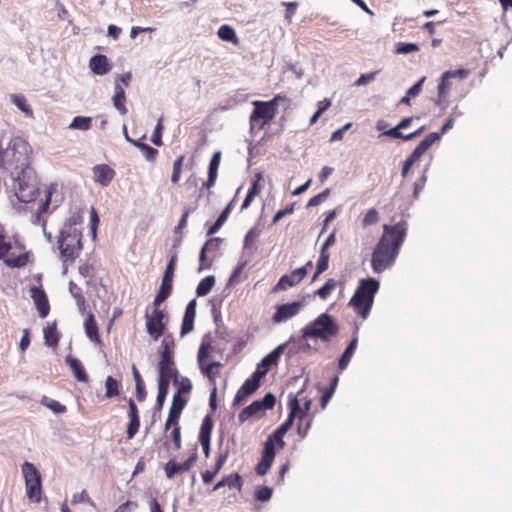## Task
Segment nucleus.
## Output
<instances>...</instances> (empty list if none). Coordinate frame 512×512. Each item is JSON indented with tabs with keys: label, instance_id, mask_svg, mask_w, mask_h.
Wrapping results in <instances>:
<instances>
[{
	"label": "nucleus",
	"instance_id": "obj_14",
	"mask_svg": "<svg viewBox=\"0 0 512 512\" xmlns=\"http://www.w3.org/2000/svg\"><path fill=\"white\" fill-rule=\"evenodd\" d=\"M158 307V306H155ZM165 314L163 311L155 308L151 314H146V327L148 334L157 340L160 336H162L165 324L163 319Z\"/></svg>",
	"mask_w": 512,
	"mask_h": 512
},
{
	"label": "nucleus",
	"instance_id": "obj_1",
	"mask_svg": "<svg viewBox=\"0 0 512 512\" xmlns=\"http://www.w3.org/2000/svg\"><path fill=\"white\" fill-rule=\"evenodd\" d=\"M407 223L401 221L395 225H384L383 234L375 246L371 266L375 273H382L391 268L405 240Z\"/></svg>",
	"mask_w": 512,
	"mask_h": 512
},
{
	"label": "nucleus",
	"instance_id": "obj_37",
	"mask_svg": "<svg viewBox=\"0 0 512 512\" xmlns=\"http://www.w3.org/2000/svg\"><path fill=\"white\" fill-rule=\"evenodd\" d=\"M215 284V277L210 275L205 278H203L197 288H196V294L198 297H202L207 295L213 288Z\"/></svg>",
	"mask_w": 512,
	"mask_h": 512
},
{
	"label": "nucleus",
	"instance_id": "obj_27",
	"mask_svg": "<svg viewBox=\"0 0 512 512\" xmlns=\"http://www.w3.org/2000/svg\"><path fill=\"white\" fill-rule=\"evenodd\" d=\"M264 377V373L260 371H254L252 376L245 380L240 387L248 395L253 394L260 386V381Z\"/></svg>",
	"mask_w": 512,
	"mask_h": 512
},
{
	"label": "nucleus",
	"instance_id": "obj_22",
	"mask_svg": "<svg viewBox=\"0 0 512 512\" xmlns=\"http://www.w3.org/2000/svg\"><path fill=\"white\" fill-rule=\"evenodd\" d=\"M112 101L114 107L118 110V112L121 115H125L127 113V108L125 106V90L118 81H115L114 95L112 97Z\"/></svg>",
	"mask_w": 512,
	"mask_h": 512
},
{
	"label": "nucleus",
	"instance_id": "obj_63",
	"mask_svg": "<svg viewBox=\"0 0 512 512\" xmlns=\"http://www.w3.org/2000/svg\"><path fill=\"white\" fill-rule=\"evenodd\" d=\"M470 71L467 69H457L453 71H445V76H450L451 79L459 78L465 79L469 76Z\"/></svg>",
	"mask_w": 512,
	"mask_h": 512
},
{
	"label": "nucleus",
	"instance_id": "obj_49",
	"mask_svg": "<svg viewBox=\"0 0 512 512\" xmlns=\"http://www.w3.org/2000/svg\"><path fill=\"white\" fill-rule=\"evenodd\" d=\"M195 317L184 315L181 325L180 335L181 337L190 333L194 328Z\"/></svg>",
	"mask_w": 512,
	"mask_h": 512
},
{
	"label": "nucleus",
	"instance_id": "obj_8",
	"mask_svg": "<svg viewBox=\"0 0 512 512\" xmlns=\"http://www.w3.org/2000/svg\"><path fill=\"white\" fill-rule=\"evenodd\" d=\"M279 101L286 102L287 98L277 95L268 102H254V109L250 115V126L252 130H261L264 125L274 118L276 114V105Z\"/></svg>",
	"mask_w": 512,
	"mask_h": 512
},
{
	"label": "nucleus",
	"instance_id": "obj_16",
	"mask_svg": "<svg viewBox=\"0 0 512 512\" xmlns=\"http://www.w3.org/2000/svg\"><path fill=\"white\" fill-rule=\"evenodd\" d=\"M275 458V445L271 439H267L264 443L262 457L260 462L257 464L255 471L258 475H265L270 469Z\"/></svg>",
	"mask_w": 512,
	"mask_h": 512
},
{
	"label": "nucleus",
	"instance_id": "obj_30",
	"mask_svg": "<svg viewBox=\"0 0 512 512\" xmlns=\"http://www.w3.org/2000/svg\"><path fill=\"white\" fill-rule=\"evenodd\" d=\"M217 35L223 41L230 42L234 45L239 44L235 30L229 25H221L217 31Z\"/></svg>",
	"mask_w": 512,
	"mask_h": 512
},
{
	"label": "nucleus",
	"instance_id": "obj_52",
	"mask_svg": "<svg viewBox=\"0 0 512 512\" xmlns=\"http://www.w3.org/2000/svg\"><path fill=\"white\" fill-rule=\"evenodd\" d=\"M186 404H187V399L180 396L179 393H175L173 395L171 408L182 412L183 409L185 408Z\"/></svg>",
	"mask_w": 512,
	"mask_h": 512
},
{
	"label": "nucleus",
	"instance_id": "obj_61",
	"mask_svg": "<svg viewBox=\"0 0 512 512\" xmlns=\"http://www.w3.org/2000/svg\"><path fill=\"white\" fill-rule=\"evenodd\" d=\"M171 438L175 448L178 450L181 448V428L179 425L173 426L171 431Z\"/></svg>",
	"mask_w": 512,
	"mask_h": 512
},
{
	"label": "nucleus",
	"instance_id": "obj_38",
	"mask_svg": "<svg viewBox=\"0 0 512 512\" xmlns=\"http://www.w3.org/2000/svg\"><path fill=\"white\" fill-rule=\"evenodd\" d=\"M221 366L220 362H211L209 364L202 363L199 365L201 372L208 377L211 382H215L218 375V368Z\"/></svg>",
	"mask_w": 512,
	"mask_h": 512
},
{
	"label": "nucleus",
	"instance_id": "obj_44",
	"mask_svg": "<svg viewBox=\"0 0 512 512\" xmlns=\"http://www.w3.org/2000/svg\"><path fill=\"white\" fill-rule=\"evenodd\" d=\"M28 262V255L27 254H21L16 257H8L4 259V263L6 266L11 268H21L26 266Z\"/></svg>",
	"mask_w": 512,
	"mask_h": 512
},
{
	"label": "nucleus",
	"instance_id": "obj_20",
	"mask_svg": "<svg viewBox=\"0 0 512 512\" xmlns=\"http://www.w3.org/2000/svg\"><path fill=\"white\" fill-rule=\"evenodd\" d=\"M31 292L40 317L45 318L49 313L50 306L44 291L34 287Z\"/></svg>",
	"mask_w": 512,
	"mask_h": 512
},
{
	"label": "nucleus",
	"instance_id": "obj_60",
	"mask_svg": "<svg viewBox=\"0 0 512 512\" xmlns=\"http://www.w3.org/2000/svg\"><path fill=\"white\" fill-rule=\"evenodd\" d=\"M377 71L368 73V74H361L360 77L355 81V86H362L365 85L371 81H373L377 75Z\"/></svg>",
	"mask_w": 512,
	"mask_h": 512
},
{
	"label": "nucleus",
	"instance_id": "obj_46",
	"mask_svg": "<svg viewBox=\"0 0 512 512\" xmlns=\"http://www.w3.org/2000/svg\"><path fill=\"white\" fill-rule=\"evenodd\" d=\"M273 494V489L268 486H259L255 489V498L258 501L266 502L271 499Z\"/></svg>",
	"mask_w": 512,
	"mask_h": 512
},
{
	"label": "nucleus",
	"instance_id": "obj_2",
	"mask_svg": "<svg viewBox=\"0 0 512 512\" xmlns=\"http://www.w3.org/2000/svg\"><path fill=\"white\" fill-rule=\"evenodd\" d=\"M173 344L171 337H164L161 346L162 351L160 354V361L158 364L159 378H158V394L155 403V410L160 411L163 408L166 396L168 394L169 384L172 380L174 382L178 370L175 367L170 346Z\"/></svg>",
	"mask_w": 512,
	"mask_h": 512
},
{
	"label": "nucleus",
	"instance_id": "obj_7",
	"mask_svg": "<svg viewBox=\"0 0 512 512\" xmlns=\"http://www.w3.org/2000/svg\"><path fill=\"white\" fill-rule=\"evenodd\" d=\"M16 174L14 189L17 199L23 203L32 202L39 192L35 170L32 167H26Z\"/></svg>",
	"mask_w": 512,
	"mask_h": 512
},
{
	"label": "nucleus",
	"instance_id": "obj_12",
	"mask_svg": "<svg viewBox=\"0 0 512 512\" xmlns=\"http://www.w3.org/2000/svg\"><path fill=\"white\" fill-rule=\"evenodd\" d=\"M57 191L58 185L55 183H52L47 187L45 191V199L40 203L36 214L32 217V223L34 225H41L42 227H45L46 220L42 215L48 211L49 205L51 203H54L55 207L58 206L60 199H58L57 196L53 199V195L57 193Z\"/></svg>",
	"mask_w": 512,
	"mask_h": 512
},
{
	"label": "nucleus",
	"instance_id": "obj_24",
	"mask_svg": "<svg viewBox=\"0 0 512 512\" xmlns=\"http://www.w3.org/2000/svg\"><path fill=\"white\" fill-rule=\"evenodd\" d=\"M357 344H358V338H357V336H355L350 341V343L348 344V346L344 350L343 354L339 358L338 368H339L340 371H344L347 368V366H348V364H349V362H350V360H351V358H352V356H353V354H354V352H355V350L357 348Z\"/></svg>",
	"mask_w": 512,
	"mask_h": 512
},
{
	"label": "nucleus",
	"instance_id": "obj_41",
	"mask_svg": "<svg viewBox=\"0 0 512 512\" xmlns=\"http://www.w3.org/2000/svg\"><path fill=\"white\" fill-rule=\"evenodd\" d=\"M337 281L335 279H328L325 284L315 291V295L319 298L325 300L331 294V292L336 288Z\"/></svg>",
	"mask_w": 512,
	"mask_h": 512
},
{
	"label": "nucleus",
	"instance_id": "obj_21",
	"mask_svg": "<svg viewBox=\"0 0 512 512\" xmlns=\"http://www.w3.org/2000/svg\"><path fill=\"white\" fill-rule=\"evenodd\" d=\"M89 67L94 74L100 76L107 74L110 70L108 59L102 54H97L91 57Z\"/></svg>",
	"mask_w": 512,
	"mask_h": 512
},
{
	"label": "nucleus",
	"instance_id": "obj_39",
	"mask_svg": "<svg viewBox=\"0 0 512 512\" xmlns=\"http://www.w3.org/2000/svg\"><path fill=\"white\" fill-rule=\"evenodd\" d=\"M173 384L178 387L177 392L180 396L182 394H189L192 390V382L188 377H179V373L175 376Z\"/></svg>",
	"mask_w": 512,
	"mask_h": 512
},
{
	"label": "nucleus",
	"instance_id": "obj_50",
	"mask_svg": "<svg viewBox=\"0 0 512 512\" xmlns=\"http://www.w3.org/2000/svg\"><path fill=\"white\" fill-rule=\"evenodd\" d=\"M220 160H221V152L216 151L210 160L209 167H208V173L217 175L218 168L220 165Z\"/></svg>",
	"mask_w": 512,
	"mask_h": 512
},
{
	"label": "nucleus",
	"instance_id": "obj_40",
	"mask_svg": "<svg viewBox=\"0 0 512 512\" xmlns=\"http://www.w3.org/2000/svg\"><path fill=\"white\" fill-rule=\"evenodd\" d=\"M422 155L423 154L418 149L415 148L412 151V153L407 157V159L403 163V167L401 170V176L403 178H405L407 176V174H408L409 170L411 169V167L413 166V164L416 161H418Z\"/></svg>",
	"mask_w": 512,
	"mask_h": 512
},
{
	"label": "nucleus",
	"instance_id": "obj_31",
	"mask_svg": "<svg viewBox=\"0 0 512 512\" xmlns=\"http://www.w3.org/2000/svg\"><path fill=\"white\" fill-rule=\"evenodd\" d=\"M92 127V118L87 116H76L72 119L68 128L71 130L88 131Z\"/></svg>",
	"mask_w": 512,
	"mask_h": 512
},
{
	"label": "nucleus",
	"instance_id": "obj_4",
	"mask_svg": "<svg viewBox=\"0 0 512 512\" xmlns=\"http://www.w3.org/2000/svg\"><path fill=\"white\" fill-rule=\"evenodd\" d=\"M339 333V325L336 319L327 312L321 313L313 321L306 324L301 329V337L303 340H320L328 343Z\"/></svg>",
	"mask_w": 512,
	"mask_h": 512
},
{
	"label": "nucleus",
	"instance_id": "obj_9",
	"mask_svg": "<svg viewBox=\"0 0 512 512\" xmlns=\"http://www.w3.org/2000/svg\"><path fill=\"white\" fill-rule=\"evenodd\" d=\"M295 341L296 338L294 336H291L287 342L278 345L274 350H272L260 361L255 371L263 372L265 376L268 373L270 367L272 365L277 364L286 348H288L287 355L289 357L295 355L298 352V349L294 348V346H290V344Z\"/></svg>",
	"mask_w": 512,
	"mask_h": 512
},
{
	"label": "nucleus",
	"instance_id": "obj_6",
	"mask_svg": "<svg viewBox=\"0 0 512 512\" xmlns=\"http://www.w3.org/2000/svg\"><path fill=\"white\" fill-rule=\"evenodd\" d=\"M31 147L27 141L20 137L13 138L6 151L4 152L3 161L8 169H14L15 172L24 170L30 166Z\"/></svg>",
	"mask_w": 512,
	"mask_h": 512
},
{
	"label": "nucleus",
	"instance_id": "obj_19",
	"mask_svg": "<svg viewBox=\"0 0 512 512\" xmlns=\"http://www.w3.org/2000/svg\"><path fill=\"white\" fill-rule=\"evenodd\" d=\"M95 182L102 186H108L115 176V172L108 165L101 164L93 167Z\"/></svg>",
	"mask_w": 512,
	"mask_h": 512
},
{
	"label": "nucleus",
	"instance_id": "obj_5",
	"mask_svg": "<svg viewBox=\"0 0 512 512\" xmlns=\"http://www.w3.org/2000/svg\"><path fill=\"white\" fill-rule=\"evenodd\" d=\"M379 287V282L374 278L359 280V284L349 301V305L363 319L368 317L374 302V296L379 290Z\"/></svg>",
	"mask_w": 512,
	"mask_h": 512
},
{
	"label": "nucleus",
	"instance_id": "obj_25",
	"mask_svg": "<svg viewBox=\"0 0 512 512\" xmlns=\"http://www.w3.org/2000/svg\"><path fill=\"white\" fill-rule=\"evenodd\" d=\"M293 425L292 417H288L284 423H282L273 433L270 435L267 439L272 438V442L275 444V442L280 446L283 447L285 445V442L283 440L284 435L287 433V431L291 428Z\"/></svg>",
	"mask_w": 512,
	"mask_h": 512
},
{
	"label": "nucleus",
	"instance_id": "obj_33",
	"mask_svg": "<svg viewBox=\"0 0 512 512\" xmlns=\"http://www.w3.org/2000/svg\"><path fill=\"white\" fill-rule=\"evenodd\" d=\"M450 76H445V72L442 73L439 84L437 86L438 100L437 104L440 105L447 97V94L451 88Z\"/></svg>",
	"mask_w": 512,
	"mask_h": 512
},
{
	"label": "nucleus",
	"instance_id": "obj_55",
	"mask_svg": "<svg viewBox=\"0 0 512 512\" xmlns=\"http://www.w3.org/2000/svg\"><path fill=\"white\" fill-rule=\"evenodd\" d=\"M425 80L426 77L423 76L412 87H410L406 92L408 96H410L411 98L418 96L422 90V86Z\"/></svg>",
	"mask_w": 512,
	"mask_h": 512
},
{
	"label": "nucleus",
	"instance_id": "obj_13",
	"mask_svg": "<svg viewBox=\"0 0 512 512\" xmlns=\"http://www.w3.org/2000/svg\"><path fill=\"white\" fill-rule=\"evenodd\" d=\"M303 307L304 304L302 301H294L291 303L277 305L275 308V313L272 316V321L276 324L286 322L287 320L292 319L298 315Z\"/></svg>",
	"mask_w": 512,
	"mask_h": 512
},
{
	"label": "nucleus",
	"instance_id": "obj_28",
	"mask_svg": "<svg viewBox=\"0 0 512 512\" xmlns=\"http://www.w3.org/2000/svg\"><path fill=\"white\" fill-rule=\"evenodd\" d=\"M84 327L87 337L93 342L100 343L98 326L93 314H89L87 316V318L84 321Z\"/></svg>",
	"mask_w": 512,
	"mask_h": 512
},
{
	"label": "nucleus",
	"instance_id": "obj_64",
	"mask_svg": "<svg viewBox=\"0 0 512 512\" xmlns=\"http://www.w3.org/2000/svg\"><path fill=\"white\" fill-rule=\"evenodd\" d=\"M223 239L220 238V237H215V238H210L209 240L206 241V243L204 244V246L209 250V251H214V250H217L220 248V246L222 245L223 243Z\"/></svg>",
	"mask_w": 512,
	"mask_h": 512
},
{
	"label": "nucleus",
	"instance_id": "obj_42",
	"mask_svg": "<svg viewBox=\"0 0 512 512\" xmlns=\"http://www.w3.org/2000/svg\"><path fill=\"white\" fill-rule=\"evenodd\" d=\"M440 138L436 132L430 133L415 147L424 154Z\"/></svg>",
	"mask_w": 512,
	"mask_h": 512
},
{
	"label": "nucleus",
	"instance_id": "obj_32",
	"mask_svg": "<svg viewBox=\"0 0 512 512\" xmlns=\"http://www.w3.org/2000/svg\"><path fill=\"white\" fill-rule=\"evenodd\" d=\"M26 495L32 502L39 503L41 501L42 484L41 481L26 483Z\"/></svg>",
	"mask_w": 512,
	"mask_h": 512
},
{
	"label": "nucleus",
	"instance_id": "obj_45",
	"mask_svg": "<svg viewBox=\"0 0 512 512\" xmlns=\"http://www.w3.org/2000/svg\"><path fill=\"white\" fill-rule=\"evenodd\" d=\"M329 256L330 255L328 252L320 251V256L317 262L316 271L314 273L313 279H316L321 273L328 269Z\"/></svg>",
	"mask_w": 512,
	"mask_h": 512
},
{
	"label": "nucleus",
	"instance_id": "obj_10",
	"mask_svg": "<svg viewBox=\"0 0 512 512\" xmlns=\"http://www.w3.org/2000/svg\"><path fill=\"white\" fill-rule=\"evenodd\" d=\"M177 261V254L173 253L164 271L160 288L154 298L153 305L159 306L164 302L172 292V282L174 277V270Z\"/></svg>",
	"mask_w": 512,
	"mask_h": 512
},
{
	"label": "nucleus",
	"instance_id": "obj_62",
	"mask_svg": "<svg viewBox=\"0 0 512 512\" xmlns=\"http://www.w3.org/2000/svg\"><path fill=\"white\" fill-rule=\"evenodd\" d=\"M289 408H290V413H289L288 417H292V421H294L296 414L301 412L300 403L296 397H293L290 399Z\"/></svg>",
	"mask_w": 512,
	"mask_h": 512
},
{
	"label": "nucleus",
	"instance_id": "obj_59",
	"mask_svg": "<svg viewBox=\"0 0 512 512\" xmlns=\"http://www.w3.org/2000/svg\"><path fill=\"white\" fill-rule=\"evenodd\" d=\"M140 150L143 152L145 159L150 162L154 161L158 154V151L149 145L140 146Z\"/></svg>",
	"mask_w": 512,
	"mask_h": 512
},
{
	"label": "nucleus",
	"instance_id": "obj_43",
	"mask_svg": "<svg viewBox=\"0 0 512 512\" xmlns=\"http://www.w3.org/2000/svg\"><path fill=\"white\" fill-rule=\"evenodd\" d=\"M106 393L105 396L107 398H113L119 395V382L114 379L112 376H108L105 381Z\"/></svg>",
	"mask_w": 512,
	"mask_h": 512
},
{
	"label": "nucleus",
	"instance_id": "obj_23",
	"mask_svg": "<svg viewBox=\"0 0 512 512\" xmlns=\"http://www.w3.org/2000/svg\"><path fill=\"white\" fill-rule=\"evenodd\" d=\"M65 362L71 368V370L74 374V377L79 382H87L88 381V376L85 372V369L83 368L81 362L78 359L72 357L71 355H68L65 359Z\"/></svg>",
	"mask_w": 512,
	"mask_h": 512
},
{
	"label": "nucleus",
	"instance_id": "obj_11",
	"mask_svg": "<svg viewBox=\"0 0 512 512\" xmlns=\"http://www.w3.org/2000/svg\"><path fill=\"white\" fill-rule=\"evenodd\" d=\"M276 403V397L274 394L268 392L265 394L263 399L255 400L250 405L242 409L238 415L240 423H244L246 420L253 416H257L259 413H263L265 410L272 409Z\"/></svg>",
	"mask_w": 512,
	"mask_h": 512
},
{
	"label": "nucleus",
	"instance_id": "obj_57",
	"mask_svg": "<svg viewBox=\"0 0 512 512\" xmlns=\"http://www.w3.org/2000/svg\"><path fill=\"white\" fill-rule=\"evenodd\" d=\"M209 348H210V344L209 343H205L203 342L198 350V355H197V359H198V363L199 365H202V363H205V360L208 358L209 356Z\"/></svg>",
	"mask_w": 512,
	"mask_h": 512
},
{
	"label": "nucleus",
	"instance_id": "obj_48",
	"mask_svg": "<svg viewBox=\"0 0 512 512\" xmlns=\"http://www.w3.org/2000/svg\"><path fill=\"white\" fill-rule=\"evenodd\" d=\"M181 413L180 411H177L173 408L170 407L169 409V413H168V417H167V420H166V423H165V430H169V428L171 426H176V425H179V419H180V416H181Z\"/></svg>",
	"mask_w": 512,
	"mask_h": 512
},
{
	"label": "nucleus",
	"instance_id": "obj_26",
	"mask_svg": "<svg viewBox=\"0 0 512 512\" xmlns=\"http://www.w3.org/2000/svg\"><path fill=\"white\" fill-rule=\"evenodd\" d=\"M227 486L230 489L237 488L241 489L242 480L238 473L230 474L228 476L223 477L220 481H218L213 487V491L219 490L221 487Z\"/></svg>",
	"mask_w": 512,
	"mask_h": 512
},
{
	"label": "nucleus",
	"instance_id": "obj_17",
	"mask_svg": "<svg viewBox=\"0 0 512 512\" xmlns=\"http://www.w3.org/2000/svg\"><path fill=\"white\" fill-rule=\"evenodd\" d=\"M197 459V454L193 453L183 463H177L173 459H170L164 466V471L168 479H172L176 474L187 472L191 469Z\"/></svg>",
	"mask_w": 512,
	"mask_h": 512
},
{
	"label": "nucleus",
	"instance_id": "obj_58",
	"mask_svg": "<svg viewBox=\"0 0 512 512\" xmlns=\"http://www.w3.org/2000/svg\"><path fill=\"white\" fill-rule=\"evenodd\" d=\"M378 221V212L375 209H370L367 211V213L364 215L363 218V225L369 226L373 225Z\"/></svg>",
	"mask_w": 512,
	"mask_h": 512
},
{
	"label": "nucleus",
	"instance_id": "obj_36",
	"mask_svg": "<svg viewBox=\"0 0 512 512\" xmlns=\"http://www.w3.org/2000/svg\"><path fill=\"white\" fill-rule=\"evenodd\" d=\"M10 99L15 106L21 110L27 117H33V111L26 102V98L20 94H11Z\"/></svg>",
	"mask_w": 512,
	"mask_h": 512
},
{
	"label": "nucleus",
	"instance_id": "obj_51",
	"mask_svg": "<svg viewBox=\"0 0 512 512\" xmlns=\"http://www.w3.org/2000/svg\"><path fill=\"white\" fill-rule=\"evenodd\" d=\"M162 118L158 120V123L152 133L151 142L156 146L162 145L161 132H162Z\"/></svg>",
	"mask_w": 512,
	"mask_h": 512
},
{
	"label": "nucleus",
	"instance_id": "obj_34",
	"mask_svg": "<svg viewBox=\"0 0 512 512\" xmlns=\"http://www.w3.org/2000/svg\"><path fill=\"white\" fill-rule=\"evenodd\" d=\"M45 344L49 347H56L59 341V335L56 329V324L53 323L44 328Z\"/></svg>",
	"mask_w": 512,
	"mask_h": 512
},
{
	"label": "nucleus",
	"instance_id": "obj_53",
	"mask_svg": "<svg viewBox=\"0 0 512 512\" xmlns=\"http://www.w3.org/2000/svg\"><path fill=\"white\" fill-rule=\"evenodd\" d=\"M140 426L139 418H130V421L127 426V437L128 439H132L135 434L138 432Z\"/></svg>",
	"mask_w": 512,
	"mask_h": 512
},
{
	"label": "nucleus",
	"instance_id": "obj_3",
	"mask_svg": "<svg viewBox=\"0 0 512 512\" xmlns=\"http://www.w3.org/2000/svg\"><path fill=\"white\" fill-rule=\"evenodd\" d=\"M82 232L75 218L68 219L60 230L58 248L64 263L74 262L82 250Z\"/></svg>",
	"mask_w": 512,
	"mask_h": 512
},
{
	"label": "nucleus",
	"instance_id": "obj_54",
	"mask_svg": "<svg viewBox=\"0 0 512 512\" xmlns=\"http://www.w3.org/2000/svg\"><path fill=\"white\" fill-rule=\"evenodd\" d=\"M329 195V189L324 190L323 192L312 197L308 203L307 207H314L320 205Z\"/></svg>",
	"mask_w": 512,
	"mask_h": 512
},
{
	"label": "nucleus",
	"instance_id": "obj_47",
	"mask_svg": "<svg viewBox=\"0 0 512 512\" xmlns=\"http://www.w3.org/2000/svg\"><path fill=\"white\" fill-rule=\"evenodd\" d=\"M184 155L179 156L173 163V171L171 175L172 183H178L181 176L182 165L184 161Z\"/></svg>",
	"mask_w": 512,
	"mask_h": 512
},
{
	"label": "nucleus",
	"instance_id": "obj_35",
	"mask_svg": "<svg viewBox=\"0 0 512 512\" xmlns=\"http://www.w3.org/2000/svg\"><path fill=\"white\" fill-rule=\"evenodd\" d=\"M69 291L72 295V297L75 299L76 305L81 313H84L86 307H85V298L82 295L81 289L73 282H69Z\"/></svg>",
	"mask_w": 512,
	"mask_h": 512
},
{
	"label": "nucleus",
	"instance_id": "obj_18",
	"mask_svg": "<svg viewBox=\"0 0 512 512\" xmlns=\"http://www.w3.org/2000/svg\"><path fill=\"white\" fill-rule=\"evenodd\" d=\"M213 429V421L210 415H206L202 421L200 432H199V442L202 445L203 452L205 457H209L210 454V441H211V433Z\"/></svg>",
	"mask_w": 512,
	"mask_h": 512
},
{
	"label": "nucleus",
	"instance_id": "obj_29",
	"mask_svg": "<svg viewBox=\"0 0 512 512\" xmlns=\"http://www.w3.org/2000/svg\"><path fill=\"white\" fill-rule=\"evenodd\" d=\"M22 473L26 483L41 481V476L36 467L30 462H24L22 465Z\"/></svg>",
	"mask_w": 512,
	"mask_h": 512
},
{
	"label": "nucleus",
	"instance_id": "obj_15",
	"mask_svg": "<svg viewBox=\"0 0 512 512\" xmlns=\"http://www.w3.org/2000/svg\"><path fill=\"white\" fill-rule=\"evenodd\" d=\"M311 265L312 262L309 261L305 266L295 269L290 274L281 276L275 286V290H286L298 284L307 275V267Z\"/></svg>",
	"mask_w": 512,
	"mask_h": 512
},
{
	"label": "nucleus",
	"instance_id": "obj_56",
	"mask_svg": "<svg viewBox=\"0 0 512 512\" xmlns=\"http://www.w3.org/2000/svg\"><path fill=\"white\" fill-rule=\"evenodd\" d=\"M419 48L414 43H399L396 52L399 54H408L417 51Z\"/></svg>",
	"mask_w": 512,
	"mask_h": 512
}]
</instances>
